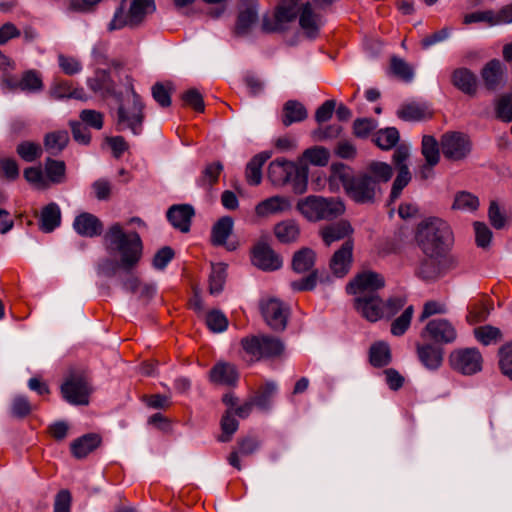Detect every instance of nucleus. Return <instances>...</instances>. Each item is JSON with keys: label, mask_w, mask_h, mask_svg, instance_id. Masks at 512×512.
Segmentation results:
<instances>
[{"label": "nucleus", "mask_w": 512, "mask_h": 512, "mask_svg": "<svg viewBox=\"0 0 512 512\" xmlns=\"http://www.w3.org/2000/svg\"><path fill=\"white\" fill-rule=\"evenodd\" d=\"M393 176V168L382 161H371L363 171L353 173L352 169L342 163H332L328 177L329 186L340 182L349 199L359 205H373L382 196V183H387Z\"/></svg>", "instance_id": "f257e3e1"}, {"label": "nucleus", "mask_w": 512, "mask_h": 512, "mask_svg": "<svg viewBox=\"0 0 512 512\" xmlns=\"http://www.w3.org/2000/svg\"><path fill=\"white\" fill-rule=\"evenodd\" d=\"M103 240L108 251L119 254V266L123 271H132L138 266L143 256V242L137 232L126 233L119 223H114Z\"/></svg>", "instance_id": "f03ea898"}, {"label": "nucleus", "mask_w": 512, "mask_h": 512, "mask_svg": "<svg viewBox=\"0 0 512 512\" xmlns=\"http://www.w3.org/2000/svg\"><path fill=\"white\" fill-rule=\"evenodd\" d=\"M415 240L425 256L447 254L453 243L449 224L437 217H429L417 225Z\"/></svg>", "instance_id": "7ed1b4c3"}, {"label": "nucleus", "mask_w": 512, "mask_h": 512, "mask_svg": "<svg viewBox=\"0 0 512 512\" xmlns=\"http://www.w3.org/2000/svg\"><path fill=\"white\" fill-rule=\"evenodd\" d=\"M309 168L302 160L298 162L277 158L269 163L268 178L273 185L290 184L295 194L307 191Z\"/></svg>", "instance_id": "20e7f679"}, {"label": "nucleus", "mask_w": 512, "mask_h": 512, "mask_svg": "<svg viewBox=\"0 0 512 512\" xmlns=\"http://www.w3.org/2000/svg\"><path fill=\"white\" fill-rule=\"evenodd\" d=\"M64 401L73 406H86L93 393L91 372L84 366L70 367L60 385Z\"/></svg>", "instance_id": "39448f33"}, {"label": "nucleus", "mask_w": 512, "mask_h": 512, "mask_svg": "<svg viewBox=\"0 0 512 512\" xmlns=\"http://www.w3.org/2000/svg\"><path fill=\"white\" fill-rule=\"evenodd\" d=\"M300 214L309 222L331 221L345 212V204L339 197L309 195L296 205Z\"/></svg>", "instance_id": "423d86ee"}, {"label": "nucleus", "mask_w": 512, "mask_h": 512, "mask_svg": "<svg viewBox=\"0 0 512 512\" xmlns=\"http://www.w3.org/2000/svg\"><path fill=\"white\" fill-rule=\"evenodd\" d=\"M145 105L141 97L131 88L130 95L119 101L116 111L115 129L118 132L129 130L134 135H140L145 119Z\"/></svg>", "instance_id": "0eeeda50"}, {"label": "nucleus", "mask_w": 512, "mask_h": 512, "mask_svg": "<svg viewBox=\"0 0 512 512\" xmlns=\"http://www.w3.org/2000/svg\"><path fill=\"white\" fill-rule=\"evenodd\" d=\"M127 0H122L114 13V17L108 25L109 31L121 29L125 26L138 27L148 14L155 11L154 0H131L126 11Z\"/></svg>", "instance_id": "6e6552de"}, {"label": "nucleus", "mask_w": 512, "mask_h": 512, "mask_svg": "<svg viewBox=\"0 0 512 512\" xmlns=\"http://www.w3.org/2000/svg\"><path fill=\"white\" fill-rule=\"evenodd\" d=\"M260 311L265 323L275 332H283L290 317V307L278 298L263 299Z\"/></svg>", "instance_id": "1a4fd4ad"}, {"label": "nucleus", "mask_w": 512, "mask_h": 512, "mask_svg": "<svg viewBox=\"0 0 512 512\" xmlns=\"http://www.w3.org/2000/svg\"><path fill=\"white\" fill-rule=\"evenodd\" d=\"M410 156L409 149L406 145H398L392 155V162L397 169V176L393 181L390 192V202H394L401 195L402 190L411 181V173L406 161Z\"/></svg>", "instance_id": "9d476101"}, {"label": "nucleus", "mask_w": 512, "mask_h": 512, "mask_svg": "<svg viewBox=\"0 0 512 512\" xmlns=\"http://www.w3.org/2000/svg\"><path fill=\"white\" fill-rule=\"evenodd\" d=\"M457 335V330L454 325L445 318H437L428 321L421 332L423 339L437 345L454 343L457 339Z\"/></svg>", "instance_id": "9b49d317"}, {"label": "nucleus", "mask_w": 512, "mask_h": 512, "mask_svg": "<svg viewBox=\"0 0 512 512\" xmlns=\"http://www.w3.org/2000/svg\"><path fill=\"white\" fill-rule=\"evenodd\" d=\"M455 265L456 260L454 257L447 254L425 256L419 263L416 275L424 281L436 280Z\"/></svg>", "instance_id": "f8f14e48"}, {"label": "nucleus", "mask_w": 512, "mask_h": 512, "mask_svg": "<svg viewBox=\"0 0 512 512\" xmlns=\"http://www.w3.org/2000/svg\"><path fill=\"white\" fill-rule=\"evenodd\" d=\"M440 146L444 157L453 161L466 158L471 151L469 137L461 132H447L443 134Z\"/></svg>", "instance_id": "ddd939ff"}, {"label": "nucleus", "mask_w": 512, "mask_h": 512, "mask_svg": "<svg viewBox=\"0 0 512 512\" xmlns=\"http://www.w3.org/2000/svg\"><path fill=\"white\" fill-rule=\"evenodd\" d=\"M385 286L384 277L374 271H364L357 274L346 286V292L355 297L378 294Z\"/></svg>", "instance_id": "4468645a"}, {"label": "nucleus", "mask_w": 512, "mask_h": 512, "mask_svg": "<svg viewBox=\"0 0 512 512\" xmlns=\"http://www.w3.org/2000/svg\"><path fill=\"white\" fill-rule=\"evenodd\" d=\"M245 352H283L285 344L281 338L272 335L248 336L241 340Z\"/></svg>", "instance_id": "2eb2a0df"}, {"label": "nucleus", "mask_w": 512, "mask_h": 512, "mask_svg": "<svg viewBox=\"0 0 512 512\" xmlns=\"http://www.w3.org/2000/svg\"><path fill=\"white\" fill-rule=\"evenodd\" d=\"M355 310L367 321L383 319V300L379 294H369L354 298Z\"/></svg>", "instance_id": "dca6fc26"}, {"label": "nucleus", "mask_w": 512, "mask_h": 512, "mask_svg": "<svg viewBox=\"0 0 512 512\" xmlns=\"http://www.w3.org/2000/svg\"><path fill=\"white\" fill-rule=\"evenodd\" d=\"M252 263L263 271H275L282 267V258L267 243H258L252 250Z\"/></svg>", "instance_id": "f3484780"}, {"label": "nucleus", "mask_w": 512, "mask_h": 512, "mask_svg": "<svg viewBox=\"0 0 512 512\" xmlns=\"http://www.w3.org/2000/svg\"><path fill=\"white\" fill-rule=\"evenodd\" d=\"M257 20V0H240L239 14L234 30L235 35L239 37L248 35L251 27L257 22Z\"/></svg>", "instance_id": "a211bd4d"}, {"label": "nucleus", "mask_w": 512, "mask_h": 512, "mask_svg": "<svg viewBox=\"0 0 512 512\" xmlns=\"http://www.w3.org/2000/svg\"><path fill=\"white\" fill-rule=\"evenodd\" d=\"M353 248V240L347 239L333 254L329 266L336 277H344L349 272L352 265Z\"/></svg>", "instance_id": "6ab92c4d"}, {"label": "nucleus", "mask_w": 512, "mask_h": 512, "mask_svg": "<svg viewBox=\"0 0 512 512\" xmlns=\"http://www.w3.org/2000/svg\"><path fill=\"white\" fill-rule=\"evenodd\" d=\"M481 79L484 87L494 92L505 83V68L500 60L492 59L481 69Z\"/></svg>", "instance_id": "aec40b11"}, {"label": "nucleus", "mask_w": 512, "mask_h": 512, "mask_svg": "<svg viewBox=\"0 0 512 512\" xmlns=\"http://www.w3.org/2000/svg\"><path fill=\"white\" fill-rule=\"evenodd\" d=\"M194 215L195 210L190 204L172 205L166 214L171 225L182 233L189 232Z\"/></svg>", "instance_id": "412c9836"}, {"label": "nucleus", "mask_w": 512, "mask_h": 512, "mask_svg": "<svg viewBox=\"0 0 512 512\" xmlns=\"http://www.w3.org/2000/svg\"><path fill=\"white\" fill-rule=\"evenodd\" d=\"M75 231L83 237L93 238L103 232V223L95 215L83 212L75 217L73 222Z\"/></svg>", "instance_id": "4be33fe9"}, {"label": "nucleus", "mask_w": 512, "mask_h": 512, "mask_svg": "<svg viewBox=\"0 0 512 512\" xmlns=\"http://www.w3.org/2000/svg\"><path fill=\"white\" fill-rule=\"evenodd\" d=\"M451 367L464 375H472L482 369V354H449Z\"/></svg>", "instance_id": "5701e85b"}, {"label": "nucleus", "mask_w": 512, "mask_h": 512, "mask_svg": "<svg viewBox=\"0 0 512 512\" xmlns=\"http://www.w3.org/2000/svg\"><path fill=\"white\" fill-rule=\"evenodd\" d=\"M101 437L96 433L84 434L70 444V451L74 458L84 459L101 444Z\"/></svg>", "instance_id": "b1692460"}, {"label": "nucleus", "mask_w": 512, "mask_h": 512, "mask_svg": "<svg viewBox=\"0 0 512 512\" xmlns=\"http://www.w3.org/2000/svg\"><path fill=\"white\" fill-rule=\"evenodd\" d=\"M452 84L466 95L471 97L477 94L478 81L476 75L468 68L455 69L451 76Z\"/></svg>", "instance_id": "393cba45"}, {"label": "nucleus", "mask_w": 512, "mask_h": 512, "mask_svg": "<svg viewBox=\"0 0 512 512\" xmlns=\"http://www.w3.org/2000/svg\"><path fill=\"white\" fill-rule=\"evenodd\" d=\"M352 233L353 228L347 220H340L326 225L320 230L321 238L327 246L345 238L351 239L350 236Z\"/></svg>", "instance_id": "a878e982"}, {"label": "nucleus", "mask_w": 512, "mask_h": 512, "mask_svg": "<svg viewBox=\"0 0 512 512\" xmlns=\"http://www.w3.org/2000/svg\"><path fill=\"white\" fill-rule=\"evenodd\" d=\"M279 386L274 380H266L251 398L256 408L268 412L273 405V397L278 393Z\"/></svg>", "instance_id": "bb28decb"}, {"label": "nucleus", "mask_w": 512, "mask_h": 512, "mask_svg": "<svg viewBox=\"0 0 512 512\" xmlns=\"http://www.w3.org/2000/svg\"><path fill=\"white\" fill-rule=\"evenodd\" d=\"M89 88L103 97L115 95V83L107 70H96L94 76L87 80Z\"/></svg>", "instance_id": "cd10ccee"}, {"label": "nucleus", "mask_w": 512, "mask_h": 512, "mask_svg": "<svg viewBox=\"0 0 512 512\" xmlns=\"http://www.w3.org/2000/svg\"><path fill=\"white\" fill-rule=\"evenodd\" d=\"M61 224V210L59 206L51 202L41 210L38 226L44 233H51Z\"/></svg>", "instance_id": "c85d7f7f"}, {"label": "nucleus", "mask_w": 512, "mask_h": 512, "mask_svg": "<svg viewBox=\"0 0 512 512\" xmlns=\"http://www.w3.org/2000/svg\"><path fill=\"white\" fill-rule=\"evenodd\" d=\"M290 207V202L285 197L272 196L267 198L255 207V213L259 217H268L273 214L281 213Z\"/></svg>", "instance_id": "c756f323"}, {"label": "nucleus", "mask_w": 512, "mask_h": 512, "mask_svg": "<svg viewBox=\"0 0 512 512\" xmlns=\"http://www.w3.org/2000/svg\"><path fill=\"white\" fill-rule=\"evenodd\" d=\"M299 24L308 38L314 39L318 36L319 16L313 12L311 4L308 2L301 8Z\"/></svg>", "instance_id": "7c9ffc66"}, {"label": "nucleus", "mask_w": 512, "mask_h": 512, "mask_svg": "<svg viewBox=\"0 0 512 512\" xmlns=\"http://www.w3.org/2000/svg\"><path fill=\"white\" fill-rule=\"evenodd\" d=\"M70 137L67 130H57L45 134L43 144L52 156L59 155L68 145Z\"/></svg>", "instance_id": "2f4dec72"}, {"label": "nucleus", "mask_w": 512, "mask_h": 512, "mask_svg": "<svg viewBox=\"0 0 512 512\" xmlns=\"http://www.w3.org/2000/svg\"><path fill=\"white\" fill-rule=\"evenodd\" d=\"M315 260V251L309 247H303L294 253L291 266L294 272L301 274L312 271Z\"/></svg>", "instance_id": "473e14b6"}, {"label": "nucleus", "mask_w": 512, "mask_h": 512, "mask_svg": "<svg viewBox=\"0 0 512 512\" xmlns=\"http://www.w3.org/2000/svg\"><path fill=\"white\" fill-rule=\"evenodd\" d=\"M308 117L305 106L297 100H288L283 106L282 123L285 127L302 122Z\"/></svg>", "instance_id": "72a5a7b5"}, {"label": "nucleus", "mask_w": 512, "mask_h": 512, "mask_svg": "<svg viewBox=\"0 0 512 512\" xmlns=\"http://www.w3.org/2000/svg\"><path fill=\"white\" fill-rule=\"evenodd\" d=\"M270 158V154L262 152L255 155L246 165L245 176L250 185L257 186L262 180V166Z\"/></svg>", "instance_id": "f704fd0d"}, {"label": "nucleus", "mask_w": 512, "mask_h": 512, "mask_svg": "<svg viewBox=\"0 0 512 512\" xmlns=\"http://www.w3.org/2000/svg\"><path fill=\"white\" fill-rule=\"evenodd\" d=\"M400 140V133L395 127H386L379 129L373 134L372 141L381 150H391L398 147L397 144Z\"/></svg>", "instance_id": "c9c22d12"}, {"label": "nucleus", "mask_w": 512, "mask_h": 512, "mask_svg": "<svg viewBox=\"0 0 512 512\" xmlns=\"http://www.w3.org/2000/svg\"><path fill=\"white\" fill-rule=\"evenodd\" d=\"M210 375L214 382L229 386H235L239 379V374L236 369L227 363L216 364L211 369Z\"/></svg>", "instance_id": "e433bc0d"}, {"label": "nucleus", "mask_w": 512, "mask_h": 512, "mask_svg": "<svg viewBox=\"0 0 512 512\" xmlns=\"http://www.w3.org/2000/svg\"><path fill=\"white\" fill-rule=\"evenodd\" d=\"M51 97L55 99L74 98L85 100L86 95L83 88H72L71 83L65 80H59L54 83L50 89Z\"/></svg>", "instance_id": "4c0bfd02"}, {"label": "nucleus", "mask_w": 512, "mask_h": 512, "mask_svg": "<svg viewBox=\"0 0 512 512\" xmlns=\"http://www.w3.org/2000/svg\"><path fill=\"white\" fill-rule=\"evenodd\" d=\"M233 219L230 216L220 218L212 227L211 241L213 245L222 246L227 242L233 230Z\"/></svg>", "instance_id": "58836bf2"}, {"label": "nucleus", "mask_w": 512, "mask_h": 512, "mask_svg": "<svg viewBox=\"0 0 512 512\" xmlns=\"http://www.w3.org/2000/svg\"><path fill=\"white\" fill-rule=\"evenodd\" d=\"M274 234L281 243H292L299 238L300 228L294 220L288 219L275 225Z\"/></svg>", "instance_id": "ea45409f"}, {"label": "nucleus", "mask_w": 512, "mask_h": 512, "mask_svg": "<svg viewBox=\"0 0 512 512\" xmlns=\"http://www.w3.org/2000/svg\"><path fill=\"white\" fill-rule=\"evenodd\" d=\"M474 337L484 346L499 343L503 340L502 331L492 325H483L474 328Z\"/></svg>", "instance_id": "a19ab883"}, {"label": "nucleus", "mask_w": 512, "mask_h": 512, "mask_svg": "<svg viewBox=\"0 0 512 512\" xmlns=\"http://www.w3.org/2000/svg\"><path fill=\"white\" fill-rule=\"evenodd\" d=\"M422 155L424 156L426 163L429 167H434L439 163L440 150L439 143L435 137L431 135H424L422 138Z\"/></svg>", "instance_id": "79ce46f5"}, {"label": "nucleus", "mask_w": 512, "mask_h": 512, "mask_svg": "<svg viewBox=\"0 0 512 512\" xmlns=\"http://www.w3.org/2000/svg\"><path fill=\"white\" fill-rule=\"evenodd\" d=\"M15 86L29 93L40 92L44 87L41 74L35 70L25 71L19 82L15 83Z\"/></svg>", "instance_id": "37998d69"}, {"label": "nucleus", "mask_w": 512, "mask_h": 512, "mask_svg": "<svg viewBox=\"0 0 512 512\" xmlns=\"http://www.w3.org/2000/svg\"><path fill=\"white\" fill-rule=\"evenodd\" d=\"M223 169L224 166L220 161L208 163L198 180L199 185L203 188L211 189L218 182Z\"/></svg>", "instance_id": "c03bdc74"}, {"label": "nucleus", "mask_w": 512, "mask_h": 512, "mask_svg": "<svg viewBox=\"0 0 512 512\" xmlns=\"http://www.w3.org/2000/svg\"><path fill=\"white\" fill-rule=\"evenodd\" d=\"M45 173L52 184H62L66 181V165L64 161L47 158Z\"/></svg>", "instance_id": "a18cd8bd"}, {"label": "nucleus", "mask_w": 512, "mask_h": 512, "mask_svg": "<svg viewBox=\"0 0 512 512\" xmlns=\"http://www.w3.org/2000/svg\"><path fill=\"white\" fill-rule=\"evenodd\" d=\"M222 435L219 436L218 441L227 443L231 440L233 434L239 428V422L234 416L233 409H227L221 418Z\"/></svg>", "instance_id": "49530a36"}, {"label": "nucleus", "mask_w": 512, "mask_h": 512, "mask_svg": "<svg viewBox=\"0 0 512 512\" xmlns=\"http://www.w3.org/2000/svg\"><path fill=\"white\" fill-rule=\"evenodd\" d=\"M16 153L23 161L30 163L42 156L43 149L39 143L22 141L17 145Z\"/></svg>", "instance_id": "de8ad7c7"}, {"label": "nucleus", "mask_w": 512, "mask_h": 512, "mask_svg": "<svg viewBox=\"0 0 512 512\" xmlns=\"http://www.w3.org/2000/svg\"><path fill=\"white\" fill-rule=\"evenodd\" d=\"M227 266L218 263L212 266V272L209 277V292L213 295L219 294L224 287L227 277Z\"/></svg>", "instance_id": "09e8293b"}, {"label": "nucleus", "mask_w": 512, "mask_h": 512, "mask_svg": "<svg viewBox=\"0 0 512 512\" xmlns=\"http://www.w3.org/2000/svg\"><path fill=\"white\" fill-rule=\"evenodd\" d=\"M397 116L404 121H421L427 117V110L423 105L409 103L401 106Z\"/></svg>", "instance_id": "8fccbe9b"}, {"label": "nucleus", "mask_w": 512, "mask_h": 512, "mask_svg": "<svg viewBox=\"0 0 512 512\" xmlns=\"http://www.w3.org/2000/svg\"><path fill=\"white\" fill-rule=\"evenodd\" d=\"M204 320L208 329L214 333H221L228 327L227 317L218 309H212L207 312Z\"/></svg>", "instance_id": "3c124183"}, {"label": "nucleus", "mask_w": 512, "mask_h": 512, "mask_svg": "<svg viewBox=\"0 0 512 512\" xmlns=\"http://www.w3.org/2000/svg\"><path fill=\"white\" fill-rule=\"evenodd\" d=\"M171 82L161 83L157 82L152 86L153 99L163 108L171 105V93L173 91Z\"/></svg>", "instance_id": "603ef678"}, {"label": "nucleus", "mask_w": 512, "mask_h": 512, "mask_svg": "<svg viewBox=\"0 0 512 512\" xmlns=\"http://www.w3.org/2000/svg\"><path fill=\"white\" fill-rule=\"evenodd\" d=\"M390 70L393 75L405 82H410L414 76L413 68L405 60L397 56L391 58Z\"/></svg>", "instance_id": "864d4df0"}, {"label": "nucleus", "mask_w": 512, "mask_h": 512, "mask_svg": "<svg viewBox=\"0 0 512 512\" xmlns=\"http://www.w3.org/2000/svg\"><path fill=\"white\" fill-rule=\"evenodd\" d=\"M303 157L312 165L324 167L328 164L330 153L322 146H315L304 151Z\"/></svg>", "instance_id": "5fc2aeb1"}, {"label": "nucleus", "mask_w": 512, "mask_h": 512, "mask_svg": "<svg viewBox=\"0 0 512 512\" xmlns=\"http://www.w3.org/2000/svg\"><path fill=\"white\" fill-rule=\"evenodd\" d=\"M413 313L414 308L410 305L399 317L392 321L390 331L394 336H401L407 331L410 327Z\"/></svg>", "instance_id": "6e6d98bb"}, {"label": "nucleus", "mask_w": 512, "mask_h": 512, "mask_svg": "<svg viewBox=\"0 0 512 512\" xmlns=\"http://www.w3.org/2000/svg\"><path fill=\"white\" fill-rule=\"evenodd\" d=\"M479 207L478 198L466 191H462L456 194L454 203L452 205L453 209L456 210H467V211H475Z\"/></svg>", "instance_id": "4d7b16f0"}, {"label": "nucleus", "mask_w": 512, "mask_h": 512, "mask_svg": "<svg viewBox=\"0 0 512 512\" xmlns=\"http://www.w3.org/2000/svg\"><path fill=\"white\" fill-rule=\"evenodd\" d=\"M377 128V121L372 118H357L353 122V134L357 138H367Z\"/></svg>", "instance_id": "13d9d810"}, {"label": "nucleus", "mask_w": 512, "mask_h": 512, "mask_svg": "<svg viewBox=\"0 0 512 512\" xmlns=\"http://www.w3.org/2000/svg\"><path fill=\"white\" fill-rule=\"evenodd\" d=\"M405 296H392L383 301V318L390 319L395 316L406 304Z\"/></svg>", "instance_id": "bf43d9fd"}, {"label": "nucleus", "mask_w": 512, "mask_h": 512, "mask_svg": "<svg viewBox=\"0 0 512 512\" xmlns=\"http://www.w3.org/2000/svg\"><path fill=\"white\" fill-rule=\"evenodd\" d=\"M79 117L84 125L90 126L91 128L100 130L103 127L104 115L97 110L84 109L80 112Z\"/></svg>", "instance_id": "052dcab7"}, {"label": "nucleus", "mask_w": 512, "mask_h": 512, "mask_svg": "<svg viewBox=\"0 0 512 512\" xmlns=\"http://www.w3.org/2000/svg\"><path fill=\"white\" fill-rule=\"evenodd\" d=\"M184 104L197 112H204L205 105L202 94L196 88H190L181 96Z\"/></svg>", "instance_id": "680f3d73"}, {"label": "nucleus", "mask_w": 512, "mask_h": 512, "mask_svg": "<svg viewBox=\"0 0 512 512\" xmlns=\"http://www.w3.org/2000/svg\"><path fill=\"white\" fill-rule=\"evenodd\" d=\"M32 411V406L28 398L24 395L14 397L11 404V413L16 418H25Z\"/></svg>", "instance_id": "e2e57ef3"}, {"label": "nucleus", "mask_w": 512, "mask_h": 512, "mask_svg": "<svg viewBox=\"0 0 512 512\" xmlns=\"http://www.w3.org/2000/svg\"><path fill=\"white\" fill-rule=\"evenodd\" d=\"M497 118L504 122L512 121V94L503 95L496 105Z\"/></svg>", "instance_id": "0e129e2a"}, {"label": "nucleus", "mask_w": 512, "mask_h": 512, "mask_svg": "<svg viewBox=\"0 0 512 512\" xmlns=\"http://www.w3.org/2000/svg\"><path fill=\"white\" fill-rule=\"evenodd\" d=\"M494 11L493 10H485V11H476L469 14H466L463 18V22L466 25L485 22L490 26H496V21H494Z\"/></svg>", "instance_id": "69168bd1"}, {"label": "nucleus", "mask_w": 512, "mask_h": 512, "mask_svg": "<svg viewBox=\"0 0 512 512\" xmlns=\"http://www.w3.org/2000/svg\"><path fill=\"white\" fill-rule=\"evenodd\" d=\"M261 441L255 436H246L238 440L237 450L242 456H249L259 450Z\"/></svg>", "instance_id": "338daca9"}, {"label": "nucleus", "mask_w": 512, "mask_h": 512, "mask_svg": "<svg viewBox=\"0 0 512 512\" xmlns=\"http://www.w3.org/2000/svg\"><path fill=\"white\" fill-rule=\"evenodd\" d=\"M69 125L76 142L82 145H88L91 142V133L86 125L79 121H70Z\"/></svg>", "instance_id": "774afa93"}]
</instances>
